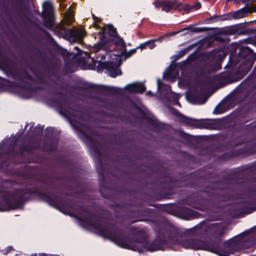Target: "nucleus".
<instances>
[{
    "label": "nucleus",
    "mask_w": 256,
    "mask_h": 256,
    "mask_svg": "<svg viewBox=\"0 0 256 256\" xmlns=\"http://www.w3.org/2000/svg\"><path fill=\"white\" fill-rule=\"evenodd\" d=\"M180 244L184 248L194 250H204L216 252L217 247L214 244L203 242L198 240H188L181 241Z\"/></svg>",
    "instance_id": "f257e3e1"
},
{
    "label": "nucleus",
    "mask_w": 256,
    "mask_h": 256,
    "mask_svg": "<svg viewBox=\"0 0 256 256\" xmlns=\"http://www.w3.org/2000/svg\"><path fill=\"white\" fill-rule=\"evenodd\" d=\"M65 32L69 40L74 42L81 41L85 34V32L83 30L76 28L66 30Z\"/></svg>",
    "instance_id": "7ed1b4c3"
},
{
    "label": "nucleus",
    "mask_w": 256,
    "mask_h": 256,
    "mask_svg": "<svg viewBox=\"0 0 256 256\" xmlns=\"http://www.w3.org/2000/svg\"><path fill=\"white\" fill-rule=\"evenodd\" d=\"M204 30H205L204 28H196L193 30V32H200L204 31Z\"/></svg>",
    "instance_id": "2eb2a0df"
},
{
    "label": "nucleus",
    "mask_w": 256,
    "mask_h": 256,
    "mask_svg": "<svg viewBox=\"0 0 256 256\" xmlns=\"http://www.w3.org/2000/svg\"><path fill=\"white\" fill-rule=\"evenodd\" d=\"M144 46H146L147 47H148L150 49H152L156 45L154 42H149L145 43Z\"/></svg>",
    "instance_id": "4468645a"
},
{
    "label": "nucleus",
    "mask_w": 256,
    "mask_h": 256,
    "mask_svg": "<svg viewBox=\"0 0 256 256\" xmlns=\"http://www.w3.org/2000/svg\"><path fill=\"white\" fill-rule=\"evenodd\" d=\"M111 43V42L108 41L106 38H104L101 39L99 42L94 46V52H97L102 49L107 50Z\"/></svg>",
    "instance_id": "0eeeda50"
},
{
    "label": "nucleus",
    "mask_w": 256,
    "mask_h": 256,
    "mask_svg": "<svg viewBox=\"0 0 256 256\" xmlns=\"http://www.w3.org/2000/svg\"><path fill=\"white\" fill-rule=\"evenodd\" d=\"M106 29L108 30V33L112 36H114L116 35V28L112 26L109 25L107 26Z\"/></svg>",
    "instance_id": "f8f14e48"
},
{
    "label": "nucleus",
    "mask_w": 256,
    "mask_h": 256,
    "mask_svg": "<svg viewBox=\"0 0 256 256\" xmlns=\"http://www.w3.org/2000/svg\"><path fill=\"white\" fill-rule=\"evenodd\" d=\"M52 12V6L50 2H46L43 4V12L48 15H50Z\"/></svg>",
    "instance_id": "1a4fd4ad"
},
{
    "label": "nucleus",
    "mask_w": 256,
    "mask_h": 256,
    "mask_svg": "<svg viewBox=\"0 0 256 256\" xmlns=\"http://www.w3.org/2000/svg\"><path fill=\"white\" fill-rule=\"evenodd\" d=\"M66 20H65V23L66 24H70L72 22V17L70 14H69L68 16H66Z\"/></svg>",
    "instance_id": "ddd939ff"
},
{
    "label": "nucleus",
    "mask_w": 256,
    "mask_h": 256,
    "mask_svg": "<svg viewBox=\"0 0 256 256\" xmlns=\"http://www.w3.org/2000/svg\"><path fill=\"white\" fill-rule=\"evenodd\" d=\"M206 102V100L204 101V102H202L201 104H204V102Z\"/></svg>",
    "instance_id": "393cba45"
},
{
    "label": "nucleus",
    "mask_w": 256,
    "mask_h": 256,
    "mask_svg": "<svg viewBox=\"0 0 256 256\" xmlns=\"http://www.w3.org/2000/svg\"><path fill=\"white\" fill-rule=\"evenodd\" d=\"M146 94H147L148 95H150H150H152V93H151V92H146Z\"/></svg>",
    "instance_id": "4be33fe9"
},
{
    "label": "nucleus",
    "mask_w": 256,
    "mask_h": 256,
    "mask_svg": "<svg viewBox=\"0 0 256 256\" xmlns=\"http://www.w3.org/2000/svg\"><path fill=\"white\" fill-rule=\"evenodd\" d=\"M158 250V249L156 248H147V250H150V251H155V250Z\"/></svg>",
    "instance_id": "a211bd4d"
},
{
    "label": "nucleus",
    "mask_w": 256,
    "mask_h": 256,
    "mask_svg": "<svg viewBox=\"0 0 256 256\" xmlns=\"http://www.w3.org/2000/svg\"><path fill=\"white\" fill-rule=\"evenodd\" d=\"M10 209V206L6 200H4L0 203V211H6Z\"/></svg>",
    "instance_id": "9b49d317"
},
{
    "label": "nucleus",
    "mask_w": 256,
    "mask_h": 256,
    "mask_svg": "<svg viewBox=\"0 0 256 256\" xmlns=\"http://www.w3.org/2000/svg\"><path fill=\"white\" fill-rule=\"evenodd\" d=\"M222 234H223V232H222V231H221V230H220V232L218 233V234H219V235H222Z\"/></svg>",
    "instance_id": "5701e85b"
},
{
    "label": "nucleus",
    "mask_w": 256,
    "mask_h": 256,
    "mask_svg": "<svg viewBox=\"0 0 256 256\" xmlns=\"http://www.w3.org/2000/svg\"><path fill=\"white\" fill-rule=\"evenodd\" d=\"M86 56H88V53H85Z\"/></svg>",
    "instance_id": "b1692460"
},
{
    "label": "nucleus",
    "mask_w": 256,
    "mask_h": 256,
    "mask_svg": "<svg viewBox=\"0 0 256 256\" xmlns=\"http://www.w3.org/2000/svg\"><path fill=\"white\" fill-rule=\"evenodd\" d=\"M126 89L133 93H142L146 90V88L142 84L134 83L127 86Z\"/></svg>",
    "instance_id": "423d86ee"
},
{
    "label": "nucleus",
    "mask_w": 256,
    "mask_h": 256,
    "mask_svg": "<svg viewBox=\"0 0 256 256\" xmlns=\"http://www.w3.org/2000/svg\"><path fill=\"white\" fill-rule=\"evenodd\" d=\"M146 47H147L146 46H144V44H140L139 46V48H140L142 50L143 48H144Z\"/></svg>",
    "instance_id": "6ab92c4d"
},
{
    "label": "nucleus",
    "mask_w": 256,
    "mask_h": 256,
    "mask_svg": "<svg viewBox=\"0 0 256 256\" xmlns=\"http://www.w3.org/2000/svg\"><path fill=\"white\" fill-rule=\"evenodd\" d=\"M154 4L155 7L160 8L162 11L166 12H168L175 10H177L179 11L184 10L186 12H188L191 9V7L188 5L183 6L182 3L178 2L175 0L172 1L168 0L162 2H154Z\"/></svg>",
    "instance_id": "f03ea898"
},
{
    "label": "nucleus",
    "mask_w": 256,
    "mask_h": 256,
    "mask_svg": "<svg viewBox=\"0 0 256 256\" xmlns=\"http://www.w3.org/2000/svg\"><path fill=\"white\" fill-rule=\"evenodd\" d=\"M182 122L190 126H196L198 124H202L200 127L204 128H213L214 126L210 124V122H200L196 120H192L187 118H182Z\"/></svg>",
    "instance_id": "39448f33"
},
{
    "label": "nucleus",
    "mask_w": 256,
    "mask_h": 256,
    "mask_svg": "<svg viewBox=\"0 0 256 256\" xmlns=\"http://www.w3.org/2000/svg\"><path fill=\"white\" fill-rule=\"evenodd\" d=\"M247 12L246 10L244 9H240L234 13V17L235 18H241L245 16Z\"/></svg>",
    "instance_id": "9d476101"
},
{
    "label": "nucleus",
    "mask_w": 256,
    "mask_h": 256,
    "mask_svg": "<svg viewBox=\"0 0 256 256\" xmlns=\"http://www.w3.org/2000/svg\"><path fill=\"white\" fill-rule=\"evenodd\" d=\"M110 238L112 239L114 242L119 246L128 248L131 249L134 251H138V252H142V248L140 246L141 244L140 242H136V244H128L123 240H118L115 236H110Z\"/></svg>",
    "instance_id": "20e7f679"
},
{
    "label": "nucleus",
    "mask_w": 256,
    "mask_h": 256,
    "mask_svg": "<svg viewBox=\"0 0 256 256\" xmlns=\"http://www.w3.org/2000/svg\"><path fill=\"white\" fill-rule=\"evenodd\" d=\"M74 48H75V49H76L78 52V51H79V50H80L79 48H78V47H77V46H75V47H74Z\"/></svg>",
    "instance_id": "412c9836"
},
{
    "label": "nucleus",
    "mask_w": 256,
    "mask_h": 256,
    "mask_svg": "<svg viewBox=\"0 0 256 256\" xmlns=\"http://www.w3.org/2000/svg\"><path fill=\"white\" fill-rule=\"evenodd\" d=\"M118 70V72H119V74H113V73H112H112H111V74H110V76H111L112 77L114 78V77H116L118 74L120 75V74H121V72H120V70Z\"/></svg>",
    "instance_id": "f3484780"
},
{
    "label": "nucleus",
    "mask_w": 256,
    "mask_h": 256,
    "mask_svg": "<svg viewBox=\"0 0 256 256\" xmlns=\"http://www.w3.org/2000/svg\"><path fill=\"white\" fill-rule=\"evenodd\" d=\"M201 7V4L200 3H197V4H196L194 6V8H196V10H198L199 8H200Z\"/></svg>",
    "instance_id": "dca6fc26"
},
{
    "label": "nucleus",
    "mask_w": 256,
    "mask_h": 256,
    "mask_svg": "<svg viewBox=\"0 0 256 256\" xmlns=\"http://www.w3.org/2000/svg\"><path fill=\"white\" fill-rule=\"evenodd\" d=\"M243 50L245 52H249V48L248 47L244 48Z\"/></svg>",
    "instance_id": "aec40b11"
},
{
    "label": "nucleus",
    "mask_w": 256,
    "mask_h": 256,
    "mask_svg": "<svg viewBox=\"0 0 256 256\" xmlns=\"http://www.w3.org/2000/svg\"><path fill=\"white\" fill-rule=\"evenodd\" d=\"M118 46H120L121 48V54L126 56V58H129L136 53V49H132L128 52H126V44L122 40H120L118 42Z\"/></svg>",
    "instance_id": "6e6552de"
}]
</instances>
